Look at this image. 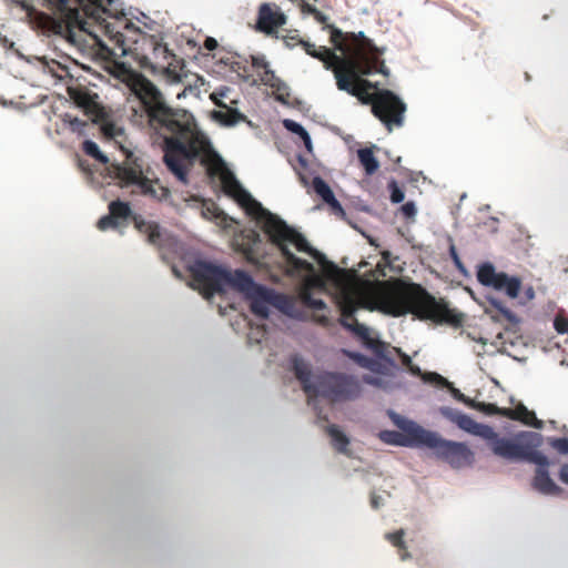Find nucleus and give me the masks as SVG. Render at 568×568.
Wrapping results in <instances>:
<instances>
[{
    "label": "nucleus",
    "instance_id": "obj_1",
    "mask_svg": "<svg viewBox=\"0 0 568 568\" xmlns=\"http://www.w3.org/2000/svg\"><path fill=\"white\" fill-rule=\"evenodd\" d=\"M130 90L138 100V104L132 106L131 121L146 130L153 142L162 146L169 171L186 184L191 168L200 159L207 165L210 175L219 176L223 192L262 227L267 242L254 230L235 239L236 250L245 260L256 266L266 265L267 244L284 255V221L265 210L243 189L234 173L211 150L209 142L195 132L193 116L185 110L170 106L158 87L142 74L132 77Z\"/></svg>",
    "mask_w": 568,
    "mask_h": 568
},
{
    "label": "nucleus",
    "instance_id": "obj_2",
    "mask_svg": "<svg viewBox=\"0 0 568 568\" xmlns=\"http://www.w3.org/2000/svg\"><path fill=\"white\" fill-rule=\"evenodd\" d=\"M328 28L331 42L335 50L348 55L347 60H343L342 65L334 70L338 90L356 97L363 104L372 105L376 91L381 90L378 82H372L362 77L375 72L384 77L389 75V69L381 59L385 49L376 47L362 31L357 33L343 32L335 26H328Z\"/></svg>",
    "mask_w": 568,
    "mask_h": 568
},
{
    "label": "nucleus",
    "instance_id": "obj_3",
    "mask_svg": "<svg viewBox=\"0 0 568 568\" xmlns=\"http://www.w3.org/2000/svg\"><path fill=\"white\" fill-rule=\"evenodd\" d=\"M378 288L381 310L394 317L412 314L422 321L462 325L464 316L450 310L443 300H436L417 283H397L389 286L386 282L363 281Z\"/></svg>",
    "mask_w": 568,
    "mask_h": 568
},
{
    "label": "nucleus",
    "instance_id": "obj_4",
    "mask_svg": "<svg viewBox=\"0 0 568 568\" xmlns=\"http://www.w3.org/2000/svg\"><path fill=\"white\" fill-rule=\"evenodd\" d=\"M363 306V302L355 296V294L351 292H346L343 296L341 310H342V325L349 331H352L354 334H356L358 337H361L368 348L372 349V352L379 357L381 359H384L388 362L389 364H394V361L392 358V354L396 353L402 361V364L414 375H419L420 369L418 366L414 365L410 357L404 353L400 348L393 347L389 348V345L386 343L369 337L368 328L364 325L357 322V320L354 317V313Z\"/></svg>",
    "mask_w": 568,
    "mask_h": 568
},
{
    "label": "nucleus",
    "instance_id": "obj_5",
    "mask_svg": "<svg viewBox=\"0 0 568 568\" xmlns=\"http://www.w3.org/2000/svg\"><path fill=\"white\" fill-rule=\"evenodd\" d=\"M70 21L84 29L83 17L102 24L103 16L118 18L122 14L119 0H48Z\"/></svg>",
    "mask_w": 568,
    "mask_h": 568
},
{
    "label": "nucleus",
    "instance_id": "obj_6",
    "mask_svg": "<svg viewBox=\"0 0 568 568\" xmlns=\"http://www.w3.org/2000/svg\"><path fill=\"white\" fill-rule=\"evenodd\" d=\"M125 159L122 163H112L109 168V175L119 181L121 186L134 185L143 195H150L158 200L166 199L170 194L164 186L154 187L153 181L144 176L142 160L128 149L122 148Z\"/></svg>",
    "mask_w": 568,
    "mask_h": 568
},
{
    "label": "nucleus",
    "instance_id": "obj_7",
    "mask_svg": "<svg viewBox=\"0 0 568 568\" xmlns=\"http://www.w3.org/2000/svg\"><path fill=\"white\" fill-rule=\"evenodd\" d=\"M520 437L527 438L525 443H516L511 439L499 437L495 432L491 438H485L491 452L508 460H527L537 466H548V458L535 448L540 445V435L536 433H526Z\"/></svg>",
    "mask_w": 568,
    "mask_h": 568
},
{
    "label": "nucleus",
    "instance_id": "obj_8",
    "mask_svg": "<svg viewBox=\"0 0 568 568\" xmlns=\"http://www.w3.org/2000/svg\"><path fill=\"white\" fill-rule=\"evenodd\" d=\"M302 275L303 281L298 290V298L301 303L312 310H325L326 304L322 298L313 296L314 291L323 292L325 283L321 275L315 271L312 263L297 257L286 248V276Z\"/></svg>",
    "mask_w": 568,
    "mask_h": 568
},
{
    "label": "nucleus",
    "instance_id": "obj_9",
    "mask_svg": "<svg viewBox=\"0 0 568 568\" xmlns=\"http://www.w3.org/2000/svg\"><path fill=\"white\" fill-rule=\"evenodd\" d=\"M362 393L359 381L345 373L324 372L315 377L313 397H323L331 403L353 400Z\"/></svg>",
    "mask_w": 568,
    "mask_h": 568
},
{
    "label": "nucleus",
    "instance_id": "obj_10",
    "mask_svg": "<svg viewBox=\"0 0 568 568\" xmlns=\"http://www.w3.org/2000/svg\"><path fill=\"white\" fill-rule=\"evenodd\" d=\"M423 447L432 449L438 459L454 469L470 467L475 462L474 452L465 443L445 439L433 430L427 429Z\"/></svg>",
    "mask_w": 568,
    "mask_h": 568
},
{
    "label": "nucleus",
    "instance_id": "obj_11",
    "mask_svg": "<svg viewBox=\"0 0 568 568\" xmlns=\"http://www.w3.org/2000/svg\"><path fill=\"white\" fill-rule=\"evenodd\" d=\"M192 287L197 290L204 298L225 292L226 268L206 261H196L190 267Z\"/></svg>",
    "mask_w": 568,
    "mask_h": 568
},
{
    "label": "nucleus",
    "instance_id": "obj_12",
    "mask_svg": "<svg viewBox=\"0 0 568 568\" xmlns=\"http://www.w3.org/2000/svg\"><path fill=\"white\" fill-rule=\"evenodd\" d=\"M374 100L372 112L388 131L403 126L407 108L398 95L388 89H381L376 91Z\"/></svg>",
    "mask_w": 568,
    "mask_h": 568
},
{
    "label": "nucleus",
    "instance_id": "obj_13",
    "mask_svg": "<svg viewBox=\"0 0 568 568\" xmlns=\"http://www.w3.org/2000/svg\"><path fill=\"white\" fill-rule=\"evenodd\" d=\"M395 424L403 430H382L378 437L382 442L389 445L403 447H423L427 429L414 422L402 419L399 416L394 418Z\"/></svg>",
    "mask_w": 568,
    "mask_h": 568
},
{
    "label": "nucleus",
    "instance_id": "obj_14",
    "mask_svg": "<svg viewBox=\"0 0 568 568\" xmlns=\"http://www.w3.org/2000/svg\"><path fill=\"white\" fill-rule=\"evenodd\" d=\"M478 282L485 286H491L503 291L510 298H516L521 288V281L517 276H509L504 272H496L490 263L483 264L477 272Z\"/></svg>",
    "mask_w": 568,
    "mask_h": 568
},
{
    "label": "nucleus",
    "instance_id": "obj_15",
    "mask_svg": "<svg viewBox=\"0 0 568 568\" xmlns=\"http://www.w3.org/2000/svg\"><path fill=\"white\" fill-rule=\"evenodd\" d=\"M250 302L251 312L265 320L268 317L270 308L275 307L284 313V294H276L273 290L260 285L248 296L245 297Z\"/></svg>",
    "mask_w": 568,
    "mask_h": 568
},
{
    "label": "nucleus",
    "instance_id": "obj_16",
    "mask_svg": "<svg viewBox=\"0 0 568 568\" xmlns=\"http://www.w3.org/2000/svg\"><path fill=\"white\" fill-rule=\"evenodd\" d=\"M284 23V13L275 3L264 2L258 7L255 30L267 36L277 33Z\"/></svg>",
    "mask_w": 568,
    "mask_h": 568
},
{
    "label": "nucleus",
    "instance_id": "obj_17",
    "mask_svg": "<svg viewBox=\"0 0 568 568\" xmlns=\"http://www.w3.org/2000/svg\"><path fill=\"white\" fill-rule=\"evenodd\" d=\"M251 68L253 73H255L260 81L270 87L273 91L272 93L275 95V99L284 103V92L282 91V81L278 77L275 75L274 71L270 68L268 62L265 60L264 55H252L251 57Z\"/></svg>",
    "mask_w": 568,
    "mask_h": 568
},
{
    "label": "nucleus",
    "instance_id": "obj_18",
    "mask_svg": "<svg viewBox=\"0 0 568 568\" xmlns=\"http://www.w3.org/2000/svg\"><path fill=\"white\" fill-rule=\"evenodd\" d=\"M301 44L304 49V51L311 55L312 58H315L323 62L324 67L327 70H336L338 67L342 65L343 60H347L348 55H337L334 50L326 48L324 45L316 47L314 43H311L308 41H301Z\"/></svg>",
    "mask_w": 568,
    "mask_h": 568
},
{
    "label": "nucleus",
    "instance_id": "obj_19",
    "mask_svg": "<svg viewBox=\"0 0 568 568\" xmlns=\"http://www.w3.org/2000/svg\"><path fill=\"white\" fill-rule=\"evenodd\" d=\"M286 244H292L298 252L307 253L321 265L328 264L324 254L312 247L306 237L286 224Z\"/></svg>",
    "mask_w": 568,
    "mask_h": 568
},
{
    "label": "nucleus",
    "instance_id": "obj_20",
    "mask_svg": "<svg viewBox=\"0 0 568 568\" xmlns=\"http://www.w3.org/2000/svg\"><path fill=\"white\" fill-rule=\"evenodd\" d=\"M226 277L225 287H231L242 293L245 297L260 286L253 281L248 273L242 270H236L234 272L226 270Z\"/></svg>",
    "mask_w": 568,
    "mask_h": 568
},
{
    "label": "nucleus",
    "instance_id": "obj_21",
    "mask_svg": "<svg viewBox=\"0 0 568 568\" xmlns=\"http://www.w3.org/2000/svg\"><path fill=\"white\" fill-rule=\"evenodd\" d=\"M313 191L318 195L324 203L336 214H344V209L341 203L336 200L329 185L321 178L314 176L312 180Z\"/></svg>",
    "mask_w": 568,
    "mask_h": 568
},
{
    "label": "nucleus",
    "instance_id": "obj_22",
    "mask_svg": "<svg viewBox=\"0 0 568 568\" xmlns=\"http://www.w3.org/2000/svg\"><path fill=\"white\" fill-rule=\"evenodd\" d=\"M133 222L135 229L146 235L148 242L155 246H161L162 243V232L161 227L156 222L146 221L139 215L133 216Z\"/></svg>",
    "mask_w": 568,
    "mask_h": 568
},
{
    "label": "nucleus",
    "instance_id": "obj_23",
    "mask_svg": "<svg viewBox=\"0 0 568 568\" xmlns=\"http://www.w3.org/2000/svg\"><path fill=\"white\" fill-rule=\"evenodd\" d=\"M460 429L484 438H491L495 436V430L493 427L484 424H479L475 422L470 416L463 413V415L459 417V420H457L456 424Z\"/></svg>",
    "mask_w": 568,
    "mask_h": 568
},
{
    "label": "nucleus",
    "instance_id": "obj_24",
    "mask_svg": "<svg viewBox=\"0 0 568 568\" xmlns=\"http://www.w3.org/2000/svg\"><path fill=\"white\" fill-rule=\"evenodd\" d=\"M505 417L513 419V420H519V422L524 423L525 425H528V426H531L535 428L542 427V422L536 417V414L534 412L529 410L523 404L517 405L515 408H506Z\"/></svg>",
    "mask_w": 568,
    "mask_h": 568
},
{
    "label": "nucleus",
    "instance_id": "obj_25",
    "mask_svg": "<svg viewBox=\"0 0 568 568\" xmlns=\"http://www.w3.org/2000/svg\"><path fill=\"white\" fill-rule=\"evenodd\" d=\"M546 467L547 466H538L536 469L534 487L542 494L558 495L561 491V488L550 478Z\"/></svg>",
    "mask_w": 568,
    "mask_h": 568
},
{
    "label": "nucleus",
    "instance_id": "obj_26",
    "mask_svg": "<svg viewBox=\"0 0 568 568\" xmlns=\"http://www.w3.org/2000/svg\"><path fill=\"white\" fill-rule=\"evenodd\" d=\"M294 371H295L296 378L301 382L305 393L310 397H313V394L315 392L316 375L313 376L308 365L305 364L303 361L294 362Z\"/></svg>",
    "mask_w": 568,
    "mask_h": 568
},
{
    "label": "nucleus",
    "instance_id": "obj_27",
    "mask_svg": "<svg viewBox=\"0 0 568 568\" xmlns=\"http://www.w3.org/2000/svg\"><path fill=\"white\" fill-rule=\"evenodd\" d=\"M224 110L214 111L213 118L220 121L222 124L226 126H233L240 122H245L246 116L239 112L236 109L231 106L223 108Z\"/></svg>",
    "mask_w": 568,
    "mask_h": 568
},
{
    "label": "nucleus",
    "instance_id": "obj_28",
    "mask_svg": "<svg viewBox=\"0 0 568 568\" xmlns=\"http://www.w3.org/2000/svg\"><path fill=\"white\" fill-rule=\"evenodd\" d=\"M357 158L364 168L366 175H373L378 170L379 163L372 149H359L357 151Z\"/></svg>",
    "mask_w": 568,
    "mask_h": 568
},
{
    "label": "nucleus",
    "instance_id": "obj_29",
    "mask_svg": "<svg viewBox=\"0 0 568 568\" xmlns=\"http://www.w3.org/2000/svg\"><path fill=\"white\" fill-rule=\"evenodd\" d=\"M326 432L332 439L334 448L341 453L346 452L349 444L347 436L336 425H328Z\"/></svg>",
    "mask_w": 568,
    "mask_h": 568
},
{
    "label": "nucleus",
    "instance_id": "obj_30",
    "mask_svg": "<svg viewBox=\"0 0 568 568\" xmlns=\"http://www.w3.org/2000/svg\"><path fill=\"white\" fill-rule=\"evenodd\" d=\"M109 211L112 214V216L116 221L122 222L123 225L126 224L128 219L132 215V211L129 203L122 202L120 200L112 201L109 204Z\"/></svg>",
    "mask_w": 568,
    "mask_h": 568
},
{
    "label": "nucleus",
    "instance_id": "obj_31",
    "mask_svg": "<svg viewBox=\"0 0 568 568\" xmlns=\"http://www.w3.org/2000/svg\"><path fill=\"white\" fill-rule=\"evenodd\" d=\"M286 130L296 134L300 138V140L303 142L307 152L312 153L313 145H312L311 136H310L308 132L301 124H298L295 121L286 119Z\"/></svg>",
    "mask_w": 568,
    "mask_h": 568
},
{
    "label": "nucleus",
    "instance_id": "obj_32",
    "mask_svg": "<svg viewBox=\"0 0 568 568\" xmlns=\"http://www.w3.org/2000/svg\"><path fill=\"white\" fill-rule=\"evenodd\" d=\"M428 379L432 381V382H435L438 386H442V387H448L452 389V393L454 395V397L460 402H464L465 404L469 405L470 406V403L473 402L471 399L467 398L463 393H460L459 389L457 388H454L452 383H449L445 377H443L442 375L437 374V373H429L428 374Z\"/></svg>",
    "mask_w": 568,
    "mask_h": 568
},
{
    "label": "nucleus",
    "instance_id": "obj_33",
    "mask_svg": "<svg viewBox=\"0 0 568 568\" xmlns=\"http://www.w3.org/2000/svg\"><path fill=\"white\" fill-rule=\"evenodd\" d=\"M404 530L399 529L394 532L386 534V539L394 546L397 547L399 550L400 558L404 560L408 558V552L406 551L405 542H404Z\"/></svg>",
    "mask_w": 568,
    "mask_h": 568
},
{
    "label": "nucleus",
    "instance_id": "obj_34",
    "mask_svg": "<svg viewBox=\"0 0 568 568\" xmlns=\"http://www.w3.org/2000/svg\"><path fill=\"white\" fill-rule=\"evenodd\" d=\"M82 150L87 155L93 158L102 164H106L109 162V159L100 151L98 144L91 140H85L83 142Z\"/></svg>",
    "mask_w": 568,
    "mask_h": 568
},
{
    "label": "nucleus",
    "instance_id": "obj_35",
    "mask_svg": "<svg viewBox=\"0 0 568 568\" xmlns=\"http://www.w3.org/2000/svg\"><path fill=\"white\" fill-rule=\"evenodd\" d=\"M470 407H473L479 412H483L487 415H499V416L505 417L506 408H500L493 403H484V402H475L474 400L470 403Z\"/></svg>",
    "mask_w": 568,
    "mask_h": 568
},
{
    "label": "nucleus",
    "instance_id": "obj_36",
    "mask_svg": "<svg viewBox=\"0 0 568 568\" xmlns=\"http://www.w3.org/2000/svg\"><path fill=\"white\" fill-rule=\"evenodd\" d=\"M63 122L67 123L72 132L84 134V130L88 126V122L85 120H81L77 116H73L69 113L63 115Z\"/></svg>",
    "mask_w": 568,
    "mask_h": 568
},
{
    "label": "nucleus",
    "instance_id": "obj_37",
    "mask_svg": "<svg viewBox=\"0 0 568 568\" xmlns=\"http://www.w3.org/2000/svg\"><path fill=\"white\" fill-rule=\"evenodd\" d=\"M120 226H123V223L120 222V221H116L112 214L109 212L108 215H104L102 216L98 223H97V227L100 230V231H106L109 229H118Z\"/></svg>",
    "mask_w": 568,
    "mask_h": 568
},
{
    "label": "nucleus",
    "instance_id": "obj_38",
    "mask_svg": "<svg viewBox=\"0 0 568 568\" xmlns=\"http://www.w3.org/2000/svg\"><path fill=\"white\" fill-rule=\"evenodd\" d=\"M387 189L390 193V201L393 203H400L405 199L404 191L398 186L397 182L395 180H390L387 184Z\"/></svg>",
    "mask_w": 568,
    "mask_h": 568
},
{
    "label": "nucleus",
    "instance_id": "obj_39",
    "mask_svg": "<svg viewBox=\"0 0 568 568\" xmlns=\"http://www.w3.org/2000/svg\"><path fill=\"white\" fill-rule=\"evenodd\" d=\"M183 63H180V61H176V64L173 62H169L165 67V72L169 78H171L173 81H181L182 80V71Z\"/></svg>",
    "mask_w": 568,
    "mask_h": 568
},
{
    "label": "nucleus",
    "instance_id": "obj_40",
    "mask_svg": "<svg viewBox=\"0 0 568 568\" xmlns=\"http://www.w3.org/2000/svg\"><path fill=\"white\" fill-rule=\"evenodd\" d=\"M231 92L230 88H223L221 90L214 91L211 93L210 98L213 103L219 108H226V104L223 102L224 98H227V94Z\"/></svg>",
    "mask_w": 568,
    "mask_h": 568
},
{
    "label": "nucleus",
    "instance_id": "obj_41",
    "mask_svg": "<svg viewBox=\"0 0 568 568\" xmlns=\"http://www.w3.org/2000/svg\"><path fill=\"white\" fill-rule=\"evenodd\" d=\"M491 306L498 311L505 318L511 321L515 315L514 313L501 302L498 300H490Z\"/></svg>",
    "mask_w": 568,
    "mask_h": 568
},
{
    "label": "nucleus",
    "instance_id": "obj_42",
    "mask_svg": "<svg viewBox=\"0 0 568 568\" xmlns=\"http://www.w3.org/2000/svg\"><path fill=\"white\" fill-rule=\"evenodd\" d=\"M439 412L445 418L454 424H457V420H459V417L463 415V412L452 407H440Z\"/></svg>",
    "mask_w": 568,
    "mask_h": 568
},
{
    "label": "nucleus",
    "instance_id": "obj_43",
    "mask_svg": "<svg viewBox=\"0 0 568 568\" xmlns=\"http://www.w3.org/2000/svg\"><path fill=\"white\" fill-rule=\"evenodd\" d=\"M102 130H103V133H104L105 136H109V138H112V139H115V138H118L120 135H123V130L121 128L116 126L113 123L104 124Z\"/></svg>",
    "mask_w": 568,
    "mask_h": 568
},
{
    "label": "nucleus",
    "instance_id": "obj_44",
    "mask_svg": "<svg viewBox=\"0 0 568 568\" xmlns=\"http://www.w3.org/2000/svg\"><path fill=\"white\" fill-rule=\"evenodd\" d=\"M152 44L154 45V53H160L164 57V59H172L175 60V55L168 49L165 44H162L160 42H156L152 39Z\"/></svg>",
    "mask_w": 568,
    "mask_h": 568
},
{
    "label": "nucleus",
    "instance_id": "obj_45",
    "mask_svg": "<svg viewBox=\"0 0 568 568\" xmlns=\"http://www.w3.org/2000/svg\"><path fill=\"white\" fill-rule=\"evenodd\" d=\"M273 364L278 367L283 366V357H282V347L278 346V349L268 354L267 365L271 367Z\"/></svg>",
    "mask_w": 568,
    "mask_h": 568
},
{
    "label": "nucleus",
    "instance_id": "obj_46",
    "mask_svg": "<svg viewBox=\"0 0 568 568\" xmlns=\"http://www.w3.org/2000/svg\"><path fill=\"white\" fill-rule=\"evenodd\" d=\"M551 446L560 454H568V438H555L551 442Z\"/></svg>",
    "mask_w": 568,
    "mask_h": 568
},
{
    "label": "nucleus",
    "instance_id": "obj_47",
    "mask_svg": "<svg viewBox=\"0 0 568 568\" xmlns=\"http://www.w3.org/2000/svg\"><path fill=\"white\" fill-rule=\"evenodd\" d=\"M416 212L417 210L414 202H406L400 206V213L407 219H413L416 215Z\"/></svg>",
    "mask_w": 568,
    "mask_h": 568
},
{
    "label": "nucleus",
    "instance_id": "obj_48",
    "mask_svg": "<svg viewBox=\"0 0 568 568\" xmlns=\"http://www.w3.org/2000/svg\"><path fill=\"white\" fill-rule=\"evenodd\" d=\"M555 329L559 334H565L568 332V318L566 317H556L554 322Z\"/></svg>",
    "mask_w": 568,
    "mask_h": 568
},
{
    "label": "nucleus",
    "instance_id": "obj_49",
    "mask_svg": "<svg viewBox=\"0 0 568 568\" xmlns=\"http://www.w3.org/2000/svg\"><path fill=\"white\" fill-rule=\"evenodd\" d=\"M449 255H450L452 260L454 261V264L456 265V267L458 270L463 271L464 270V264L460 261L459 255H458L457 250H456L454 244H452L450 247H449Z\"/></svg>",
    "mask_w": 568,
    "mask_h": 568
},
{
    "label": "nucleus",
    "instance_id": "obj_50",
    "mask_svg": "<svg viewBox=\"0 0 568 568\" xmlns=\"http://www.w3.org/2000/svg\"><path fill=\"white\" fill-rule=\"evenodd\" d=\"M314 19L320 22V23H323L325 24L324 26V30H328V32L331 33V30L328 28L329 24H327V16H325L323 12H321L320 10H316V12L313 14Z\"/></svg>",
    "mask_w": 568,
    "mask_h": 568
},
{
    "label": "nucleus",
    "instance_id": "obj_51",
    "mask_svg": "<svg viewBox=\"0 0 568 568\" xmlns=\"http://www.w3.org/2000/svg\"><path fill=\"white\" fill-rule=\"evenodd\" d=\"M217 41L214 38L207 37L204 40V48L209 51H213L217 48Z\"/></svg>",
    "mask_w": 568,
    "mask_h": 568
},
{
    "label": "nucleus",
    "instance_id": "obj_52",
    "mask_svg": "<svg viewBox=\"0 0 568 568\" xmlns=\"http://www.w3.org/2000/svg\"><path fill=\"white\" fill-rule=\"evenodd\" d=\"M381 503H382V497L376 495V494H372L371 496V505L374 509H377L379 506H381Z\"/></svg>",
    "mask_w": 568,
    "mask_h": 568
},
{
    "label": "nucleus",
    "instance_id": "obj_53",
    "mask_svg": "<svg viewBox=\"0 0 568 568\" xmlns=\"http://www.w3.org/2000/svg\"><path fill=\"white\" fill-rule=\"evenodd\" d=\"M286 316H292V308H293V297L286 294Z\"/></svg>",
    "mask_w": 568,
    "mask_h": 568
},
{
    "label": "nucleus",
    "instance_id": "obj_54",
    "mask_svg": "<svg viewBox=\"0 0 568 568\" xmlns=\"http://www.w3.org/2000/svg\"><path fill=\"white\" fill-rule=\"evenodd\" d=\"M560 480L568 485V465H565L560 469Z\"/></svg>",
    "mask_w": 568,
    "mask_h": 568
},
{
    "label": "nucleus",
    "instance_id": "obj_55",
    "mask_svg": "<svg viewBox=\"0 0 568 568\" xmlns=\"http://www.w3.org/2000/svg\"><path fill=\"white\" fill-rule=\"evenodd\" d=\"M313 320L321 325L328 324V317L326 315H314Z\"/></svg>",
    "mask_w": 568,
    "mask_h": 568
},
{
    "label": "nucleus",
    "instance_id": "obj_56",
    "mask_svg": "<svg viewBox=\"0 0 568 568\" xmlns=\"http://www.w3.org/2000/svg\"><path fill=\"white\" fill-rule=\"evenodd\" d=\"M525 296H526V300L527 301H531L535 298V291L532 288V286H528L526 290H525Z\"/></svg>",
    "mask_w": 568,
    "mask_h": 568
},
{
    "label": "nucleus",
    "instance_id": "obj_57",
    "mask_svg": "<svg viewBox=\"0 0 568 568\" xmlns=\"http://www.w3.org/2000/svg\"><path fill=\"white\" fill-rule=\"evenodd\" d=\"M298 160H300V162H301L303 165L305 164V162L303 161V159H302L301 156H298Z\"/></svg>",
    "mask_w": 568,
    "mask_h": 568
},
{
    "label": "nucleus",
    "instance_id": "obj_58",
    "mask_svg": "<svg viewBox=\"0 0 568 568\" xmlns=\"http://www.w3.org/2000/svg\"><path fill=\"white\" fill-rule=\"evenodd\" d=\"M366 382L367 383H373L374 381L372 378H368Z\"/></svg>",
    "mask_w": 568,
    "mask_h": 568
}]
</instances>
